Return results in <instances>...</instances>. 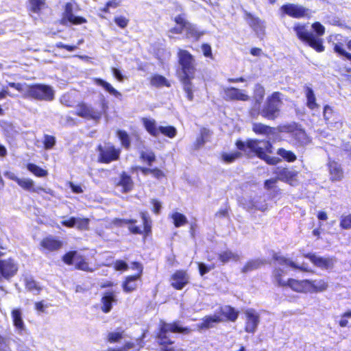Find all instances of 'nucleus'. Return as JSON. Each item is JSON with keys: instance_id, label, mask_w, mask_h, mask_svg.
I'll use <instances>...</instances> for the list:
<instances>
[{"instance_id": "f257e3e1", "label": "nucleus", "mask_w": 351, "mask_h": 351, "mask_svg": "<svg viewBox=\"0 0 351 351\" xmlns=\"http://www.w3.org/2000/svg\"><path fill=\"white\" fill-rule=\"evenodd\" d=\"M235 145L238 150L249 158L258 157L267 165H276L281 159L269 156L273 153V145L269 140L247 138L245 141L237 140Z\"/></svg>"}, {"instance_id": "f03ea898", "label": "nucleus", "mask_w": 351, "mask_h": 351, "mask_svg": "<svg viewBox=\"0 0 351 351\" xmlns=\"http://www.w3.org/2000/svg\"><path fill=\"white\" fill-rule=\"evenodd\" d=\"M192 329L189 326H183L179 320H175L171 323L160 321L154 339L160 351H184L183 349L173 346L174 341L171 339L168 332L189 335Z\"/></svg>"}, {"instance_id": "7ed1b4c3", "label": "nucleus", "mask_w": 351, "mask_h": 351, "mask_svg": "<svg viewBox=\"0 0 351 351\" xmlns=\"http://www.w3.org/2000/svg\"><path fill=\"white\" fill-rule=\"evenodd\" d=\"M178 58L182 71V75L179 80L186 93L187 99L191 101L194 99L195 86L192 80L195 78L196 71L195 60L189 51L182 49H179L178 51Z\"/></svg>"}, {"instance_id": "20e7f679", "label": "nucleus", "mask_w": 351, "mask_h": 351, "mask_svg": "<svg viewBox=\"0 0 351 351\" xmlns=\"http://www.w3.org/2000/svg\"><path fill=\"white\" fill-rule=\"evenodd\" d=\"M282 93L274 91L269 95L263 105H252L249 109V114L252 118L256 119L261 117L267 121H275L282 114L283 104Z\"/></svg>"}, {"instance_id": "39448f33", "label": "nucleus", "mask_w": 351, "mask_h": 351, "mask_svg": "<svg viewBox=\"0 0 351 351\" xmlns=\"http://www.w3.org/2000/svg\"><path fill=\"white\" fill-rule=\"evenodd\" d=\"M311 27L315 34L308 30L306 24L300 23H295L293 29L300 42L310 47L316 52L322 53L325 50L324 40L321 38L325 34V27L320 22L316 21L311 25Z\"/></svg>"}, {"instance_id": "423d86ee", "label": "nucleus", "mask_w": 351, "mask_h": 351, "mask_svg": "<svg viewBox=\"0 0 351 351\" xmlns=\"http://www.w3.org/2000/svg\"><path fill=\"white\" fill-rule=\"evenodd\" d=\"M139 216L142 219L143 229H141L138 226L136 225L137 221L135 219L115 218L113 220V223L117 226L127 224L128 225V230L131 234H141L145 239L152 235V220L146 210L140 212Z\"/></svg>"}, {"instance_id": "0eeeda50", "label": "nucleus", "mask_w": 351, "mask_h": 351, "mask_svg": "<svg viewBox=\"0 0 351 351\" xmlns=\"http://www.w3.org/2000/svg\"><path fill=\"white\" fill-rule=\"evenodd\" d=\"M100 104L101 110H98L85 101H80L76 106L75 114L87 120L98 121L108 108V102L104 98L101 100Z\"/></svg>"}, {"instance_id": "6e6552de", "label": "nucleus", "mask_w": 351, "mask_h": 351, "mask_svg": "<svg viewBox=\"0 0 351 351\" xmlns=\"http://www.w3.org/2000/svg\"><path fill=\"white\" fill-rule=\"evenodd\" d=\"M278 130L280 132L290 134L296 147H304L311 142V138L306 134V131L302 128L300 125L295 122L279 125Z\"/></svg>"}, {"instance_id": "1a4fd4ad", "label": "nucleus", "mask_w": 351, "mask_h": 351, "mask_svg": "<svg viewBox=\"0 0 351 351\" xmlns=\"http://www.w3.org/2000/svg\"><path fill=\"white\" fill-rule=\"evenodd\" d=\"M23 97L38 101H51L54 99V90L49 85L32 84L27 86Z\"/></svg>"}, {"instance_id": "9d476101", "label": "nucleus", "mask_w": 351, "mask_h": 351, "mask_svg": "<svg viewBox=\"0 0 351 351\" xmlns=\"http://www.w3.org/2000/svg\"><path fill=\"white\" fill-rule=\"evenodd\" d=\"M62 261L67 265H75V269L86 272H93L94 269L90 265L87 257L76 250H70L62 257Z\"/></svg>"}, {"instance_id": "9b49d317", "label": "nucleus", "mask_w": 351, "mask_h": 351, "mask_svg": "<svg viewBox=\"0 0 351 351\" xmlns=\"http://www.w3.org/2000/svg\"><path fill=\"white\" fill-rule=\"evenodd\" d=\"M97 150L99 152L97 160L100 163L109 164L120 159L121 148L110 142L106 143L104 145H99Z\"/></svg>"}, {"instance_id": "f8f14e48", "label": "nucleus", "mask_w": 351, "mask_h": 351, "mask_svg": "<svg viewBox=\"0 0 351 351\" xmlns=\"http://www.w3.org/2000/svg\"><path fill=\"white\" fill-rule=\"evenodd\" d=\"M131 268L136 269L137 272L135 274L125 276L121 283L123 291L127 293L134 292L138 289V282H141L143 274V266L139 262H132Z\"/></svg>"}, {"instance_id": "ddd939ff", "label": "nucleus", "mask_w": 351, "mask_h": 351, "mask_svg": "<svg viewBox=\"0 0 351 351\" xmlns=\"http://www.w3.org/2000/svg\"><path fill=\"white\" fill-rule=\"evenodd\" d=\"M19 270L18 261L12 256L6 258L0 257V282H10L16 276Z\"/></svg>"}, {"instance_id": "4468645a", "label": "nucleus", "mask_w": 351, "mask_h": 351, "mask_svg": "<svg viewBox=\"0 0 351 351\" xmlns=\"http://www.w3.org/2000/svg\"><path fill=\"white\" fill-rule=\"evenodd\" d=\"M282 16H289L293 19H310L313 12L301 5L295 3H286L280 8Z\"/></svg>"}, {"instance_id": "2eb2a0df", "label": "nucleus", "mask_w": 351, "mask_h": 351, "mask_svg": "<svg viewBox=\"0 0 351 351\" xmlns=\"http://www.w3.org/2000/svg\"><path fill=\"white\" fill-rule=\"evenodd\" d=\"M7 176L10 180L14 181L19 186L25 191L31 193H36L38 194L45 193L51 196L53 195V192L50 189H47L40 186H35L34 180L30 178L22 179L16 176L14 173L7 174Z\"/></svg>"}, {"instance_id": "dca6fc26", "label": "nucleus", "mask_w": 351, "mask_h": 351, "mask_svg": "<svg viewBox=\"0 0 351 351\" xmlns=\"http://www.w3.org/2000/svg\"><path fill=\"white\" fill-rule=\"evenodd\" d=\"M73 6L71 2L65 3L64 7V12L61 19V24L66 25L68 23L71 25H82L87 23L86 18L81 16H75L73 13Z\"/></svg>"}, {"instance_id": "f3484780", "label": "nucleus", "mask_w": 351, "mask_h": 351, "mask_svg": "<svg viewBox=\"0 0 351 351\" xmlns=\"http://www.w3.org/2000/svg\"><path fill=\"white\" fill-rule=\"evenodd\" d=\"M171 286L176 290H182L189 283V276L184 269L176 270L169 278Z\"/></svg>"}, {"instance_id": "a211bd4d", "label": "nucleus", "mask_w": 351, "mask_h": 351, "mask_svg": "<svg viewBox=\"0 0 351 351\" xmlns=\"http://www.w3.org/2000/svg\"><path fill=\"white\" fill-rule=\"evenodd\" d=\"M303 256L308 258L315 267L322 269H331L334 267L335 258L317 256L314 253H306Z\"/></svg>"}, {"instance_id": "6ab92c4d", "label": "nucleus", "mask_w": 351, "mask_h": 351, "mask_svg": "<svg viewBox=\"0 0 351 351\" xmlns=\"http://www.w3.org/2000/svg\"><path fill=\"white\" fill-rule=\"evenodd\" d=\"M63 246V242L58 238L48 235L40 242V250L43 252H53L60 250Z\"/></svg>"}, {"instance_id": "aec40b11", "label": "nucleus", "mask_w": 351, "mask_h": 351, "mask_svg": "<svg viewBox=\"0 0 351 351\" xmlns=\"http://www.w3.org/2000/svg\"><path fill=\"white\" fill-rule=\"evenodd\" d=\"M239 311L230 305L221 306L217 309V317L221 319V322H235L239 317Z\"/></svg>"}, {"instance_id": "412c9836", "label": "nucleus", "mask_w": 351, "mask_h": 351, "mask_svg": "<svg viewBox=\"0 0 351 351\" xmlns=\"http://www.w3.org/2000/svg\"><path fill=\"white\" fill-rule=\"evenodd\" d=\"M223 92L226 101H247L250 99V96L245 90L236 87L230 86L225 88Z\"/></svg>"}, {"instance_id": "4be33fe9", "label": "nucleus", "mask_w": 351, "mask_h": 351, "mask_svg": "<svg viewBox=\"0 0 351 351\" xmlns=\"http://www.w3.org/2000/svg\"><path fill=\"white\" fill-rule=\"evenodd\" d=\"M311 282L309 279L298 280L289 278L286 281V288L299 293H307L309 292L308 285Z\"/></svg>"}, {"instance_id": "5701e85b", "label": "nucleus", "mask_w": 351, "mask_h": 351, "mask_svg": "<svg viewBox=\"0 0 351 351\" xmlns=\"http://www.w3.org/2000/svg\"><path fill=\"white\" fill-rule=\"evenodd\" d=\"M246 321L244 330L248 333H254L259 324V315L253 308L247 309L245 311Z\"/></svg>"}, {"instance_id": "b1692460", "label": "nucleus", "mask_w": 351, "mask_h": 351, "mask_svg": "<svg viewBox=\"0 0 351 351\" xmlns=\"http://www.w3.org/2000/svg\"><path fill=\"white\" fill-rule=\"evenodd\" d=\"M330 180L332 182H339L344 177V172L340 164L335 160H329L327 163Z\"/></svg>"}, {"instance_id": "393cba45", "label": "nucleus", "mask_w": 351, "mask_h": 351, "mask_svg": "<svg viewBox=\"0 0 351 351\" xmlns=\"http://www.w3.org/2000/svg\"><path fill=\"white\" fill-rule=\"evenodd\" d=\"M278 180H280L290 185H295L298 182V172L296 171H290L288 168L284 167L276 171Z\"/></svg>"}, {"instance_id": "a878e982", "label": "nucleus", "mask_w": 351, "mask_h": 351, "mask_svg": "<svg viewBox=\"0 0 351 351\" xmlns=\"http://www.w3.org/2000/svg\"><path fill=\"white\" fill-rule=\"evenodd\" d=\"M115 186L121 187V193H128L133 190L134 182L128 172L123 171L120 173L119 180L115 183Z\"/></svg>"}, {"instance_id": "bb28decb", "label": "nucleus", "mask_w": 351, "mask_h": 351, "mask_svg": "<svg viewBox=\"0 0 351 351\" xmlns=\"http://www.w3.org/2000/svg\"><path fill=\"white\" fill-rule=\"evenodd\" d=\"M117 298L115 292L113 291H108L104 293L101 298V310L104 313H108L111 311L114 304L117 303Z\"/></svg>"}, {"instance_id": "cd10ccee", "label": "nucleus", "mask_w": 351, "mask_h": 351, "mask_svg": "<svg viewBox=\"0 0 351 351\" xmlns=\"http://www.w3.org/2000/svg\"><path fill=\"white\" fill-rule=\"evenodd\" d=\"M173 21L176 25L169 29V32L174 34H182L188 25L190 23L186 19L184 14H180L177 15Z\"/></svg>"}, {"instance_id": "c85d7f7f", "label": "nucleus", "mask_w": 351, "mask_h": 351, "mask_svg": "<svg viewBox=\"0 0 351 351\" xmlns=\"http://www.w3.org/2000/svg\"><path fill=\"white\" fill-rule=\"evenodd\" d=\"M47 0H27V8L29 12L40 14L47 8Z\"/></svg>"}, {"instance_id": "c756f323", "label": "nucleus", "mask_w": 351, "mask_h": 351, "mask_svg": "<svg viewBox=\"0 0 351 351\" xmlns=\"http://www.w3.org/2000/svg\"><path fill=\"white\" fill-rule=\"evenodd\" d=\"M221 319L217 317L215 314L213 315H206L202 319V322L197 325L198 330H208L213 328L215 324L221 322Z\"/></svg>"}, {"instance_id": "7c9ffc66", "label": "nucleus", "mask_w": 351, "mask_h": 351, "mask_svg": "<svg viewBox=\"0 0 351 351\" xmlns=\"http://www.w3.org/2000/svg\"><path fill=\"white\" fill-rule=\"evenodd\" d=\"M95 85L102 87L106 92L117 98H120L122 95L114 88L109 82L99 77H95L93 79Z\"/></svg>"}, {"instance_id": "2f4dec72", "label": "nucleus", "mask_w": 351, "mask_h": 351, "mask_svg": "<svg viewBox=\"0 0 351 351\" xmlns=\"http://www.w3.org/2000/svg\"><path fill=\"white\" fill-rule=\"evenodd\" d=\"M133 169L136 170H139L141 172V173L145 176L149 174H152L154 178L158 180L165 178L166 176L165 172L158 167L148 168L145 167L137 166L133 167Z\"/></svg>"}, {"instance_id": "473e14b6", "label": "nucleus", "mask_w": 351, "mask_h": 351, "mask_svg": "<svg viewBox=\"0 0 351 351\" xmlns=\"http://www.w3.org/2000/svg\"><path fill=\"white\" fill-rule=\"evenodd\" d=\"M217 259L221 265H226L231 261H237L239 256L230 250L221 251L217 254Z\"/></svg>"}, {"instance_id": "72a5a7b5", "label": "nucleus", "mask_w": 351, "mask_h": 351, "mask_svg": "<svg viewBox=\"0 0 351 351\" xmlns=\"http://www.w3.org/2000/svg\"><path fill=\"white\" fill-rule=\"evenodd\" d=\"M323 116L327 125H332L338 122V114L334 110L332 107L328 105L324 106Z\"/></svg>"}, {"instance_id": "f704fd0d", "label": "nucleus", "mask_w": 351, "mask_h": 351, "mask_svg": "<svg viewBox=\"0 0 351 351\" xmlns=\"http://www.w3.org/2000/svg\"><path fill=\"white\" fill-rule=\"evenodd\" d=\"M265 264V261L261 258L250 259L242 267L241 271L243 274H247L261 268Z\"/></svg>"}, {"instance_id": "c9c22d12", "label": "nucleus", "mask_w": 351, "mask_h": 351, "mask_svg": "<svg viewBox=\"0 0 351 351\" xmlns=\"http://www.w3.org/2000/svg\"><path fill=\"white\" fill-rule=\"evenodd\" d=\"M141 122L145 130L152 136L157 137L158 136L159 130L154 119L143 117L141 119Z\"/></svg>"}, {"instance_id": "e433bc0d", "label": "nucleus", "mask_w": 351, "mask_h": 351, "mask_svg": "<svg viewBox=\"0 0 351 351\" xmlns=\"http://www.w3.org/2000/svg\"><path fill=\"white\" fill-rule=\"evenodd\" d=\"M11 317L12 319V323L14 326L20 332H23L25 326L24 322L22 318V313L21 309L19 308H14L11 311Z\"/></svg>"}, {"instance_id": "4c0bfd02", "label": "nucleus", "mask_w": 351, "mask_h": 351, "mask_svg": "<svg viewBox=\"0 0 351 351\" xmlns=\"http://www.w3.org/2000/svg\"><path fill=\"white\" fill-rule=\"evenodd\" d=\"M272 260L280 265L289 266L293 269H299L305 271L306 269L302 266H299L293 261L283 256L279 255L278 253H274L271 257Z\"/></svg>"}, {"instance_id": "58836bf2", "label": "nucleus", "mask_w": 351, "mask_h": 351, "mask_svg": "<svg viewBox=\"0 0 351 351\" xmlns=\"http://www.w3.org/2000/svg\"><path fill=\"white\" fill-rule=\"evenodd\" d=\"M245 18L247 21L249 25L254 31H263L265 26L263 22L257 16H254L250 12H245Z\"/></svg>"}, {"instance_id": "ea45409f", "label": "nucleus", "mask_w": 351, "mask_h": 351, "mask_svg": "<svg viewBox=\"0 0 351 351\" xmlns=\"http://www.w3.org/2000/svg\"><path fill=\"white\" fill-rule=\"evenodd\" d=\"M311 282L308 285V293H319L326 291L328 287V282L324 279L310 280Z\"/></svg>"}, {"instance_id": "a19ab883", "label": "nucleus", "mask_w": 351, "mask_h": 351, "mask_svg": "<svg viewBox=\"0 0 351 351\" xmlns=\"http://www.w3.org/2000/svg\"><path fill=\"white\" fill-rule=\"evenodd\" d=\"M252 131L258 135H269L275 132V128L262 123L252 124Z\"/></svg>"}, {"instance_id": "79ce46f5", "label": "nucleus", "mask_w": 351, "mask_h": 351, "mask_svg": "<svg viewBox=\"0 0 351 351\" xmlns=\"http://www.w3.org/2000/svg\"><path fill=\"white\" fill-rule=\"evenodd\" d=\"M149 83L151 86L156 88L167 87L171 86L170 82L163 75L159 74H154L149 78Z\"/></svg>"}, {"instance_id": "37998d69", "label": "nucleus", "mask_w": 351, "mask_h": 351, "mask_svg": "<svg viewBox=\"0 0 351 351\" xmlns=\"http://www.w3.org/2000/svg\"><path fill=\"white\" fill-rule=\"evenodd\" d=\"M305 95L306 97V106L311 110L317 109L319 104L316 102V97L313 89L309 86H304Z\"/></svg>"}, {"instance_id": "c03bdc74", "label": "nucleus", "mask_w": 351, "mask_h": 351, "mask_svg": "<svg viewBox=\"0 0 351 351\" xmlns=\"http://www.w3.org/2000/svg\"><path fill=\"white\" fill-rule=\"evenodd\" d=\"M265 95V89L263 85L257 83L254 86L253 92L254 101L252 105H261Z\"/></svg>"}, {"instance_id": "a18cd8bd", "label": "nucleus", "mask_w": 351, "mask_h": 351, "mask_svg": "<svg viewBox=\"0 0 351 351\" xmlns=\"http://www.w3.org/2000/svg\"><path fill=\"white\" fill-rule=\"evenodd\" d=\"M117 137L120 141L121 145L125 150H129L131 147L130 137L124 130H117L115 132Z\"/></svg>"}, {"instance_id": "49530a36", "label": "nucleus", "mask_w": 351, "mask_h": 351, "mask_svg": "<svg viewBox=\"0 0 351 351\" xmlns=\"http://www.w3.org/2000/svg\"><path fill=\"white\" fill-rule=\"evenodd\" d=\"M333 51L337 56L348 60L351 64V53L344 49L343 43L339 42L333 44Z\"/></svg>"}, {"instance_id": "de8ad7c7", "label": "nucleus", "mask_w": 351, "mask_h": 351, "mask_svg": "<svg viewBox=\"0 0 351 351\" xmlns=\"http://www.w3.org/2000/svg\"><path fill=\"white\" fill-rule=\"evenodd\" d=\"M276 154L281 157V160H283L287 162H293L297 160V156L293 152L287 150L283 147L278 148Z\"/></svg>"}, {"instance_id": "09e8293b", "label": "nucleus", "mask_w": 351, "mask_h": 351, "mask_svg": "<svg viewBox=\"0 0 351 351\" xmlns=\"http://www.w3.org/2000/svg\"><path fill=\"white\" fill-rule=\"evenodd\" d=\"M285 275V271L280 267H275L272 270V277L276 282L279 287L285 288L286 286V280H284L283 277Z\"/></svg>"}, {"instance_id": "8fccbe9b", "label": "nucleus", "mask_w": 351, "mask_h": 351, "mask_svg": "<svg viewBox=\"0 0 351 351\" xmlns=\"http://www.w3.org/2000/svg\"><path fill=\"white\" fill-rule=\"evenodd\" d=\"M27 169L38 178H44L48 175V171L34 163L29 162L26 165Z\"/></svg>"}, {"instance_id": "3c124183", "label": "nucleus", "mask_w": 351, "mask_h": 351, "mask_svg": "<svg viewBox=\"0 0 351 351\" xmlns=\"http://www.w3.org/2000/svg\"><path fill=\"white\" fill-rule=\"evenodd\" d=\"M171 218L176 228L183 226L188 223L186 217L184 214L178 212L173 213L171 215Z\"/></svg>"}, {"instance_id": "603ef678", "label": "nucleus", "mask_w": 351, "mask_h": 351, "mask_svg": "<svg viewBox=\"0 0 351 351\" xmlns=\"http://www.w3.org/2000/svg\"><path fill=\"white\" fill-rule=\"evenodd\" d=\"M139 158L141 162L146 163L149 166H151L152 163L156 160V154L152 151L141 152L139 154Z\"/></svg>"}, {"instance_id": "864d4df0", "label": "nucleus", "mask_w": 351, "mask_h": 351, "mask_svg": "<svg viewBox=\"0 0 351 351\" xmlns=\"http://www.w3.org/2000/svg\"><path fill=\"white\" fill-rule=\"evenodd\" d=\"M158 130L159 133L170 138H174L177 134V130L173 125L158 126Z\"/></svg>"}, {"instance_id": "5fc2aeb1", "label": "nucleus", "mask_w": 351, "mask_h": 351, "mask_svg": "<svg viewBox=\"0 0 351 351\" xmlns=\"http://www.w3.org/2000/svg\"><path fill=\"white\" fill-rule=\"evenodd\" d=\"M243 152H234L232 153H223L221 154V158L223 161L226 163H232L234 162L237 159L241 157Z\"/></svg>"}, {"instance_id": "6e6d98bb", "label": "nucleus", "mask_w": 351, "mask_h": 351, "mask_svg": "<svg viewBox=\"0 0 351 351\" xmlns=\"http://www.w3.org/2000/svg\"><path fill=\"white\" fill-rule=\"evenodd\" d=\"M184 31L186 32V36L187 38H194L195 39H198L202 35V33L198 32L195 25L191 23L188 25Z\"/></svg>"}, {"instance_id": "4d7b16f0", "label": "nucleus", "mask_w": 351, "mask_h": 351, "mask_svg": "<svg viewBox=\"0 0 351 351\" xmlns=\"http://www.w3.org/2000/svg\"><path fill=\"white\" fill-rule=\"evenodd\" d=\"M339 227L342 230L351 229V213L343 215L340 217Z\"/></svg>"}, {"instance_id": "13d9d810", "label": "nucleus", "mask_w": 351, "mask_h": 351, "mask_svg": "<svg viewBox=\"0 0 351 351\" xmlns=\"http://www.w3.org/2000/svg\"><path fill=\"white\" fill-rule=\"evenodd\" d=\"M123 337V331L110 332L108 334L107 341L110 343H118Z\"/></svg>"}, {"instance_id": "bf43d9fd", "label": "nucleus", "mask_w": 351, "mask_h": 351, "mask_svg": "<svg viewBox=\"0 0 351 351\" xmlns=\"http://www.w3.org/2000/svg\"><path fill=\"white\" fill-rule=\"evenodd\" d=\"M43 138V146L45 149H51L55 146L56 143L55 136L49 134H45Z\"/></svg>"}, {"instance_id": "052dcab7", "label": "nucleus", "mask_w": 351, "mask_h": 351, "mask_svg": "<svg viewBox=\"0 0 351 351\" xmlns=\"http://www.w3.org/2000/svg\"><path fill=\"white\" fill-rule=\"evenodd\" d=\"M90 220L88 218L76 217V228L80 230H88L89 229Z\"/></svg>"}, {"instance_id": "680f3d73", "label": "nucleus", "mask_w": 351, "mask_h": 351, "mask_svg": "<svg viewBox=\"0 0 351 351\" xmlns=\"http://www.w3.org/2000/svg\"><path fill=\"white\" fill-rule=\"evenodd\" d=\"M25 287L26 289L29 291H36V293L38 294L41 291V287L37 284V282L32 279L27 280L25 282Z\"/></svg>"}, {"instance_id": "e2e57ef3", "label": "nucleus", "mask_w": 351, "mask_h": 351, "mask_svg": "<svg viewBox=\"0 0 351 351\" xmlns=\"http://www.w3.org/2000/svg\"><path fill=\"white\" fill-rule=\"evenodd\" d=\"M199 273L201 276H204L208 273L211 269L215 268V264L213 263L210 265H206L203 263H197Z\"/></svg>"}, {"instance_id": "0e129e2a", "label": "nucleus", "mask_w": 351, "mask_h": 351, "mask_svg": "<svg viewBox=\"0 0 351 351\" xmlns=\"http://www.w3.org/2000/svg\"><path fill=\"white\" fill-rule=\"evenodd\" d=\"M114 21L117 26H119L121 29H123L128 26L130 21L128 19L123 16H119L114 17Z\"/></svg>"}, {"instance_id": "69168bd1", "label": "nucleus", "mask_w": 351, "mask_h": 351, "mask_svg": "<svg viewBox=\"0 0 351 351\" xmlns=\"http://www.w3.org/2000/svg\"><path fill=\"white\" fill-rule=\"evenodd\" d=\"M135 347L134 343L132 341L125 342L121 347L117 348H108L106 351H128Z\"/></svg>"}, {"instance_id": "338daca9", "label": "nucleus", "mask_w": 351, "mask_h": 351, "mask_svg": "<svg viewBox=\"0 0 351 351\" xmlns=\"http://www.w3.org/2000/svg\"><path fill=\"white\" fill-rule=\"evenodd\" d=\"M128 268V263L123 260H117L114 263V269L117 271H127Z\"/></svg>"}, {"instance_id": "774afa93", "label": "nucleus", "mask_w": 351, "mask_h": 351, "mask_svg": "<svg viewBox=\"0 0 351 351\" xmlns=\"http://www.w3.org/2000/svg\"><path fill=\"white\" fill-rule=\"evenodd\" d=\"M201 48L203 52V54L205 57L209 58L210 59H213V56L212 53V49L209 44L208 43H203L201 45Z\"/></svg>"}]
</instances>
